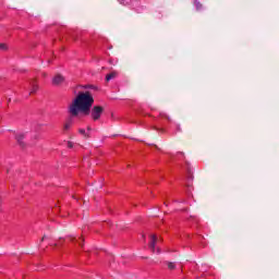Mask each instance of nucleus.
I'll list each match as a JSON object with an SVG mask.
<instances>
[{
    "label": "nucleus",
    "mask_w": 279,
    "mask_h": 279,
    "mask_svg": "<svg viewBox=\"0 0 279 279\" xmlns=\"http://www.w3.org/2000/svg\"><path fill=\"white\" fill-rule=\"evenodd\" d=\"M38 90V85H36L35 83H33L29 95H34V93H36Z\"/></svg>",
    "instance_id": "10"
},
{
    "label": "nucleus",
    "mask_w": 279,
    "mask_h": 279,
    "mask_svg": "<svg viewBox=\"0 0 279 279\" xmlns=\"http://www.w3.org/2000/svg\"><path fill=\"white\" fill-rule=\"evenodd\" d=\"M117 77V72H111L106 76V81L110 82V80H114Z\"/></svg>",
    "instance_id": "8"
},
{
    "label": "nucleus",
    "mask_w": 279,
    "mask_h": 279,
    "mask_svg": "<svg viewBox=\"0 0 279 279\" xmlns=\"http://www.w3.org/2000/svg\"><path fill=\"white\" fill-rule=\"evenodd\" d=\"M104 112V108L100 106H95L92 109V119L94 121H99V119L101 118V113Z\"/></svg>",
    "instance_id": "2"
},
{
    "label": "nucleus",
    "mask_w": 279,
    "mask_h": 279,
    "mask_svg": "<svg viewBox=\"0 0 279 279\" xmlns=\"http://www.w3.org/2000/svg\"><path fill=\"white\" fill-rule=\"evenodd\" d=\"M78 132H80V134H83V135L86 134V130H84V129H80Z\"/></svg>",
    "instance_id": "15"
},
{
    "label": "nucleus",
    "mask_w": 279,
    "mask_h": 279,
    "mask_svg": "<svg viewBox=\"0 0 279 279\" xmlns=\"http://www.w3.org/2000/svg\"><path fill=\"white\" fill-rule=\"evenodd\" d=\"M157 254H160V248H157Z\"/></svg>",
    "instance_id": "17"
},
{
    "label": "nucleus",
    "mask_w": 279,
    "mask_h": 279,
    "mask_svg": "<svg viewBox=\"0 0 279 279\" xmlns=\"http://www.w3.org/2000/svg\"><path fill=\"white\" fill-rule=\"evenodd\" d=\"M180 154V156H184V153H179Z\"/></svg>",
    "instance_id": "18"
},
{
    "label": "nucleus",
    "mask_w": 279,
    "mask_h": 279,
    "mask_svg": "<svg viewBox=\"0 0 279 279\" xmlns=\"http://www.w3.org/2000/svg\"><path fill=\"white\" fill-rule=\"evenodd\" d=\"M177 130L178 132H181L180 125H177Z\"/></svg>",
    "instance_id": "16"
},
{
    "label": "nucleus",
    "mask_w": 279,
    "mask_h": 279,
    "mask_svg": "<svg viewBox=\"0 0 279 279\" xmlns=\"http://www.w3.org/2000/svg\"><path fill=\"white\" fill-rule=\"evenodd\" d=\"M167 265H168V269H170V270L175 269V263H173V262H168Z\"/></svg>",
    "instance_id": "12"
},
{
    "label": "nucleus",
    "mask_w": 279,
    "mask_h": 279,
    "mask_svg": "<svg viewBox=\"0 0 279 279\" xmlns=\"http://www.w3.org/2000/svg\"><path fill=\"white\" fill-rule=\"evenodd\" d=\"M69 149H73V142H68Z\"/></svg>",
    "instance_id": "14"
},
{
    "label": "nucleus",
    "mask_w": 279,
    "mask_h": 279,
    "mask_svg": "<svg viewBox=\"0 0 279 279\" xmlns=\"http://www.w3.org/2000/svg\"><path fill=\"white\" fill-rule=\"evenodd\" d=\"M194 5L197 12L202 11L203 5L199 3V0H194Z\"/></svg>",
    "instance_id": "9"
},
{
    "label": "nucleus",
    "mask_w": 279,
    "mask_h": 279,
    "mask_svg": "<svg viewBox=\"0 0 279 279\" xmlns=\"http://www.w3.org/2000/svg\"><path fill=\"white\" fill-rule=\"evenodd\" d=\"M0 51H8V44H0Z\"/></svg>",
    "instance_id": "13"
},
{
    "label": "nucleus",
    "mask_w": 279,
    "mask_h": 279,
    "mask_svg": "<svg viewBox=\"0 0 279 279\" xmlns=\"http://www.w3.org/2000/svg\"><path fill=\"white\" fill-rule=\"evenodd\" d=\"M167 119H168V121H170V118H169V117H167Z\"/></svg>",
    "instance_id": "20"
},
{
    "label": "nucleus",
    "mask_w": 279,
    "mask_h": 279,
    "mask_svg": "<svg viewBox=\"0 0 279 279\" xmlns=\"http://www.w3.org/2000/svg\"><path fill=\"white\" fill-rule=\"evenodd\" d=\"M93 104H95V99L93 98V94H90V92L78 93L72 104H70L68 107V112L71 119L80 117V112L85 116L90 114Z\"/></svg>",
    "instance_id": "1"
},
{
    "label": "nucleus",
    "mask_w": 279,
    "mask_h": 279,
    "mask_svg": "<svg viewBox=\"0 0 279 279\" xmlns=\"http://www.w3.org/2000/svg\"><path fill=\"white\" fill-rule=\"evenodd\" d=\"M45 239H47V236H44V238L41 239V241H45Z\"/></svg>",
    "instance_id": "19"
},
{
    "label": "nucleus",
    "mask_w": 279,
    "mask_h": 279,
    "mask_svg": "<svg viewBox=\"0 0 279 279\" xmlns=\"http://www.w3.org/2000/svg\"><path fill=\"white\" fill-rule=\"evenodd\" d=\"M158 235L156 234H150V242H149V250H151L153 253H156V245H158Z\"/></svg>",
    "instance_id": "3"
},
{
    "label": "nucleus",
    "mask_w": 279,
    "mask_h": 279,
    "mask_svg": "<svg viewBox=\"0 0 279 279\" xmlns=\"http://www.w3.org/2000/svg\"><path fill=\"white\" fill-rule=\"evenodd\" d=\"M119 3H121L122 5H130V3H132V0H118Z\"/></svg>",
    "instance_id": "11"
},
{
    "label": "nucleus",
    "mask_w": 279,
    "mask_h": 279,
    "mask_svg": "<svg viewBox=\"0 0 279 279\" xmlns=\"http://www.w3.org/2000/svg\"><path fill=\"white\" fill-rule=\"evenodd\" d=\"M52 84H53V86H60V85L64 84V76H62V74H57L52 78Z\"/></svg>",
    "instance_id": "4"
},
{
    "label": "nucleus",
    "mask_w": 279,
    "mask_h": 279,
    "mask_svg": "<svg viewBox=\"0 0 279 279\" xmlns=\"http://www.w3.org/2000/svg\"><path fill=\"white\" fill-rule=\"evenodd\" d=\"M15 140L17 141V144L20 145V147H25V134L23 133H17L15 135Z\"/></svg>",
    "instance_id": "5"
},
{
    "label": "nucleus",
    "mask_w": 279,
    "mask_h": 279,
    "mask_svg": "<svg viewBox=\"0 0 279 279\" xmlns=\"http://www.w3.org/2000/svg\"><path fill=\"white\" fill-rule=\"evenodd\" d=\"M73 125V121L71 118L64 123L63 130H71V126Z\"/></svg>",
    "instance_id": "6"
},
{
    "label": "nucleus",
    "mask_w": 279,
    "mask_h": 279,
    "mask_svg": "<svg viewBox=\"0 0 279 279\" xmlns=\"http://www.w3.org/2000/svg\"><path fill=\"white\" fill-rule=\"evenodd\" d=\"M71 241H72V243H78V245H81V247H82V243H84V239H82V238H72L71 239Z\"/></svg>",
    "instance_id": "7"
}]
</instances>
